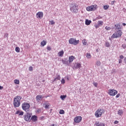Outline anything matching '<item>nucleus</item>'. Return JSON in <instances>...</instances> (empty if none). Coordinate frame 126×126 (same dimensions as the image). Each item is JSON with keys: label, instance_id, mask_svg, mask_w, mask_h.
I'll list each match as a JSON object with an SVG mask.
<instances>
[{"label": "nucleus", "instance_id": "nucleus-30", "mask_svg": "<svg viewBox=\"0 0 126 126\" xmlns=\"http://www.w3.org/2000/svg\"><path fill=\"white\" fill-rule=\"evenodd\" d=\"M15 51L17 53H19V52H20V48L19 47H16Z\"/></svg>", "mask_w": 126, "mask_h": 126}, {"label": "nucleus", "instance_id": "nucleus-31", "mask_svg": "<svg viewBox=\"0 0 126 126\" xmlns=\"http://www.w3.org/2000/svg\"><path fill=\"white\" fill-rule=\"evenodd\" d=\"M59 113L60 115H63V114H64V111L63 110H60Z\"/></svg>", "mask_w": 126, "mask_h": 126}, {"label": "nucleus", "instance_id": "nucleus-18", "mask_svg": "<svg viewBox=\"0 0 126 126\" xmlns=\"http://www.w3.org/2000/svg\"><path fill=\"white\" fill-rule=\"evenodd\" d=\"M95 125L96 126H105V124L104 123H99V122H96Z\"/></svg>", "mask_w": 126, "mask_h": 126}, {"label": "nucleus", "instance_id": "nucleus-27", "mask_svg": "<svg viewBox=\"0 0 126 126\" xmlns=\"http://www.w3.org/2000/svg\"><path fill=\"white\" fill-rule=\"evenodd\" d=\"M110 6H109V5H104L103 6V9H104V10H107V9H108V8Z\"/></svg>", "mask_w": 126, "mask_h": 126}, {"label": "nucleus", "instance_id": "nucleus-51", "mask_svg": "<svg viewBox=\"0 0 126 126\" xmlns=\"http://www.w3.org/2000/svg\"><path fill=\"white\" fill-rule=\"evenodd\" d=\"M50 126H58V125H57L56 124H52V125H50Z\"/></svg>", "mask_w": 126, "mask_h": 126}, {"label": "nucleus", "instance_id": "nucleus-12", "mask_svg": "<svg viewBox=\"0 0 126 126\" xmlns=\"http://www.w3.org/2000/svg\"><path fill=\"white\" fill-rule=\"evenodd\" d=\"M43 15L44 13H43L42 12H38L36 13V18L42 19V18H43Z\"/></svg>", "mask_w": 126, "mask_h": 126}, {"label": "nucleus", "instance_id": "nucleus-7", "mask_svg": "<svg viewBox=\"0 0 126 126\" xmlns=\"http://www.w3.org/2000/svg\"><path fill=\"white\" fill-rule=\"evenodd\" d=\"M122 31L119 30L116 33H114L112 35V37L113 38H120V37H121V36H122Z\"/></svg>", "mask_w": 126, "mask_h": 126}, {"label": "nucleus", "instance_id": "nucleus-32", "mask_svg": "<svg viewBox=\"0 0 126 126\" xmlns=\"http://www.w3.org/2000/svg\"><path fill=\"white\" fill-rule=\"evenodd\" d=\"M105 29H106V30H107V31H109L111 30V28L110 27L106 26V27H105Z\"/></svg>", "mask_w": 126, "mask_h": 126}, {"label": "nucleus", "instance_id": "nucleus-4", "mask_svg": "<svg viewBox=\"0 0 126 126\" xmlns=\"http://www.w3.org/2000/svg\"><path fill=\"white\" fill-rule=\"evenodd\" d=\"M98 8V6L96 4L92 5L91 6L87 7V11H94Z\"/></svg>", "mask_w": 126, "mask_h": 126}, {"label": "nucleus", "instance_id": "nucleus-44", "mask_svg": "<svg viewBox=\"0 0 126 126\" xmlns=\"http://www.w3.org/2000/svg\"><path fill=\"white\" fill-rule=\"evenodd\" d=\"M94 85L95 87H97L98 84L97 83H94Z\"/></svg>", "mask_w": 126, "mask_h": 126}, {"label": "nucleus", "instance_id": "nucleus-2", "mask_svg": "<svg viewBox=\"0 0 126 126\" xmlns=\"http://www.w3.org/2000/svg\"><path fill=\"white\" fill-rule=\"evenodd\" d=\"M70 10L73 13H77L78 12V5L75 3L70 4Z\"/></svg>", "mask_w": 126, "mask_h": 126}, {"label": "nucleus", "instance_id": "nucleus-37", "mask_svg": "<svg viewBox=\"0 0 126 126\" xmlns=\"http://www.w3.org/2000/svg\"><path fill=\"white\" fill-rule=\"evenodd\" d=\"M29 70L30 71H33V67H32V66H30L29 67Z\"/></svg>", "mask_w": 126, "mask_h": 126}, {"label": "nucleus", "instance_id": "nucleus-25", "mask_svg": "<svg viewBox=\"0 0 126 126\" xmlns=\"http://www.w3.org/2000/svg\"><path fill=\"white\" fill-rule=\"evenodd\" d=\"M86 58H87V59H91V54L90 53H87L86 54Z\"/></svg>", "mask_w": 126, "mask_h": 126}, {"label": "nucleus", "instance_id": "nucleus-19", "mask_svg": "<svg viewBox=\"0 0 126 126\" xmlns=\"http://www.w3.org/2000/svg\"><path fill=\"white\" fill-rule=\"evenodd\" d=\"M91 20H89L88 19H86L85 21V24L86 25H90L91 24Z\"/></svg>", "mask_w": 126, "mask_h": 126}, {"label": "nucleus", "instance_id": "nucleus-50", "mask_svg": "<svg viewBox=\"0 0 126 126\" xmlns=\"http://www.w3.org/2000/svg\"><path fill=\"white\" fill-rule=\"evenodd\" d=\"M2 89H3V87L0 86V90H2Z\"/></svg>", "mask_w": 126, "mask_h": 126}, {"label": "nucleus", "instance_id": "nucleus-5", "mask_svg": "<svg viewBox=\"0 0 126 126\" xmlns=\"http://www.w3.org/2000/svg\"><path fill=\"white\" fill-rule=\"evenodd\" d=\"M103 113H104V110L98 109L95 111V116L96 118H100V117L102 116Z\"/></svg>", "mask_w": 126, "mask_h": 126}, {"label": "nucleus", "instance_id": "nucleus-34", "mask_svg": "<svg viewBox=\"0 0 126 126\" xmlns=\"http://www.w3.org/2000/svg\"><path fill=\"white\" fill-rule=\"evenodd\" d=\"M105 47H110V43L108 42H106L105 43Z\"/></svg>", "mask_w": 126, "mask_h": 126}, {"label": "nucleus", "instance_id": "nucleus-6", "mask_svg": "<svg viewBox=\"0 0 126 126\" xmlns=\"http://www.w3.org/2000/svg\"><path fill=\"white\" fill-rule=\"evenodd\" d=\"M108 94L110 96H115V95L118 94V91L116 90L110 89L108 90Z\"/></svg>", "mask_w": 126, "mask_h": 126}, {"label": "nucleus", "instance_id": "nucleus-43", "mask_svg": "<svg viewBox=\"0 0 126 126\" xmlns=\"http://www.w3.org/2000/svg\"><path fill=\"white\" fill-rule=\"evenodd\" d=\"M115 2H116V1L115 0H113L111 2L110 4H111V5H113L114 3H115Z\"/></svg>", "mask_w": 126, "mask_h": 126}, {"label": "nucleus", "instance_id": "nucleus-53", "mask_svg": "<svg viewBox=\"0 0 126 126\" xmlns=\"http://www.w3.org/2000/svg\"><path fill=\"white\" fill-rule=\"evenodd\" d=\"M123 26H126V23H123Z\"/></svg>", "mask_w": 126, "mask_h": 126}, {"label": "nucleus", "instance_id": "nucleus-48", "mask_svg": "<svg viewBox=\"0 0 126 126\" xmlns=\"http://www.w3.org/2000/svg\"><path fill=\"white\" fill-rule=\"evenodd\" d=\"M122 62H123V61L122 60L119 59V63H122Z\"/></svg>", "mask_w": 126, "mask_h": 126}, {"label": "nucleus", "instance_id": "nucleus-16", "mask_svg": "<svg viewBox=\"0 0 126 126\" xmlns=\"http://www.w3.org/2000/svg\"><path fill=\"white\" fill-rule=\"evenodd\" d=\"M75 57L73 56L69 57V63H70L73 62V60H74Z\"/></svg>", "mask_w": 126, "mask_h": 126}, {"label": "nucleus", "instance_id": "nucleus-15", "mask_svg": "<svg viewBox=\"0 0 126 126\" xmlns=\"http://www.w3.org/2000/svg\"><path fill=\"white\" fill-rule=\"evenodd\" d=\"M81 67V64L80 63H75L74 65V68H76V69L79 68V67Z\"/></svg>", "mask_w": 126, "mask_h": 126}, {"label": "nucleus", "instance_id": "nucleus-29", "mask_svg": "<svg viewBox=\"0 0 126 126\" xmlns=\"http://www.w3.org/2000/svg\"><path fill=\"white\" fill-rule=\"evenodd\" d=\"M61 79V76L58 75L57 77L54 79V81H57V80H60Z\"/></svg>", "mask_w": 126, "mask_h": 126}, {"label": "nucleus", "instance_id": "nucleus-52", "mask_svg": "<svg viewBox=\"0 0 126 126\" xmlns=\"http://www.w3.org/2000/svg\"><path fill=\"white\" fill-rule=\"evenodd\" d=\"M124 62L126 63V57L124 59Z\"/></svg>", "mask_w": 126, "mask_h": 126}, {"label": "nucleus", "instance_id": "nucleus-14", "mask_svg": "<svg viewBox=\"0 0 126 126\" xmlns=\"http://www.w3.org/2000/svg\"><path fill=\"white\" fill-rule=\"evenodd\" d=\"M115 30H121L122 29V25H120V24H117L115 25Z\"/></svg>", "mask_w": 126, "mask_h": 126}, {"label": "nucleus", "instance_id": "nucleus-47", "mask_svg": "<svg viewBox=\"0 0 126 126\" xmlns=\"http://www.w3.org/2000/svg\"><path fill=\"white\" fill-rule=\"evenodd\" d=\"M100 18H102V17H101L100 16H98V17H96L95 19L96 20H97V19H100Z\"/></svg>", "mask_w": 126, "mask_h": 126}, {"label": "nucleus", "instance_id": "nucleus-26", "mask_svg": "<svg viewBox=\"0 0 126 126\" xmlns=\"http://www.w3.org/2000/svg\"><path fill=\"white\" fill-rule=\"evenodd\" d=\"M50 107V104L48 103V102H46L45 104H44V107L45 109H48Z\"/></svg>", "mask_w": 126, "mask_h": 126}, {"label": "nucleus", "instance_id": "nucleus-35", "mask_svg": "<svg viewBox=\"0 0 126 126\" xmlns=\"http://www.w3.org/2000/svg\"><path fill=\"white\" fill-rule=\"evenodd\" d=\"M14 83L15 84H19V81L18 80H15Z\"/></svg>", "mask_w": 126, "mask_h": 126}, {"label": "nucleus", "instance_id": "nucleus-49", "mask_svg": "<svg viewBox=\"0 0 126 126\" xmlns=\"http://www.w3.org/2000/svg\"><path fill=\"white\" fill-rule=\"evenodd\" d=\"M114 124H119V121H115L114 122Z\"/></svg>", "mask_w": 126, "mask_h": 126}, {"label": "nucleus", "instance_id": "nucleus-46", "mask_svg": "<svg viewBox=\"0 0 126 126\" xmlns=\"http://www.w3.org/2000/svg\"><path fill=\"white\" fill-rule=\"evenodd\" d=\"M120 58L121 59V60H123V59H124V56L121 55V56H120Z\"/></svg>", "mask_w": 126, "mask_h": 126}, {"label": "nucleus", "instance_id": "nucleus-42", "mask_svg": "<svg viewBox=\"0 0 126 126\" xmlns=\"http://www.w3.org/2000/svg\"><path fill=\"white\" fill-rule=\"evenodd\" d=\"M120 96H121V94H118L116 95V98H119Z\"/></svg>", "mask_w": 126, "mask_h": 126}, {"label": "nucleus", "instance_id": "nucleus-17", "mask_svg": "<svg viewBox=\"0 0 126 126\" xmlns=\"http://www.w3.org/2000/svg\"><path fill=\"white\" fill-rule=\"evenodd\" d=\"M40 100H42V95L39 94L36 96V101L37 102H40Z\"/></svg>", "mask_w": 126, "mask_h": 126}, {"label": "nucleus", "instance_id": "nucleus-3", "mask_svg": "<svg viewBox=\"0 0 126 126\" xmlns=\"http://www.w3.org/2000/svg\"><path fill=\"white\" fill-rule=\"evenodd\" d=\"M22 108L24 111L25 112H28L29 109L30 108V104L27 102H24L22 106Z\"/></svg>", "mask_w": 126, "mask_h": 126}, {"label": "nucleus", "instance_id": "nucleus-8", "mask_svg": "<svg viewBox=\"0 0 126 126\" xmlns=\"http://www.w3.org/2000/svg\"><path fill=\"white\" fill-rule=\"evenodd\" d=\"M69 43L72 45H77L79 43V40H76L75 39L72 38L69 40Z\"/></svg>", "mask_w": 126, "mask_h": 126}, {"label": "nucleus", "instance_id": "nucleus-21", "mask_svg": "<svg viewBox=\"0 0 126 126\" xmlns=\"http://www.w3.org/2000/svg\"><path fill=\"white\" fill-rule=\"evenodd\" d=\"M47 44V42L45 40H43L41 43H40V45L41 46H42V47H44V46H45V45H46Z\"/></svg>", "mask_w": 126, "mask_h": 126}, {"label": "nucleus", "instance_id": "nucleus-20", "mask_svg": "<svg viewBox=\"0 0 126 126\" xmlns=\"http://www.w3.org/2000/svg\"><path fill=\"white\" fill-rule=\"evenodd\" d=\"M63 50H62L58 53V56L59 57H63Z\"/></svg>", "mask_w": 126, "mask_h": 126}, {"label": "nucleus", "instance_id": "nucleus-22", "mask_svg": "<svg viewBox=\"0 0 126 126\" xmlns=\"http://www.w3.org/2000/svg\"><path fill=\"white\" fill-rule=\"evenodd\" d=\"M31 120H32V121H34V122H36V121H37V116L35 115L32 116L31 118Z\"/></svg>", "mask_w": 126, "mask_h": 126}, {"label": "nucleus", "instance_id": "nucleus-11", "mask_svg": "<svg viewBox=\"0 0 126 126\" xmlns=\"http://www.w3.org/2000/svg\"><path fill=\"white\" fill-rule=\"evenodd\" d=\"M81 120H82V117L81 116H77L74 118V122L77 124H79L81 122Z\"/></svg>", "mask_w": 126, "mask_h": 126}, {"label": "nucleus", "instance_id": "nucleus-28", "mask_svg": "<svg viewBox=\"0 0 126 126\" xmlns=\"http://www.w3.org/2000/svg\"><path fill=\"white\" fill-rule=\"evenodd\" d=\"M95 64H96V65H97V66H100V65L101 64V62H100L99 61H97L95 63Z\"/></svg>", "mask_w": 126, "mask_h": 126}, {"label": "nucleus", "instance_id": "nucleus-38", "mask_svg": "<svg viewBox=\"0 0 126 126\" xmlns=\"http://www.w3.org/2000/svg\"><path fill=\"white\" fill-rule=\"evenodd\" d=\"M61 83L62 84H64L65 83V81L63 78L61 80Z\"/></svg>", "mask_w": 126, "mask_h": 126}, {"label": "nucleus", "instance_id": "nucleus-39", "mask_svg": "<svg viewBox=\"0 0 126 126\" xmlns=\"http://www.w3.org/2000/svg\"><path fill=\"white\" fill-rule=\"evenodd\" d=\"M24 114V113L22 111L20 112V113L19 114V116H23V114Z\"/></svg>", "mask_w": 126, "mask_h": 126}, {"label": "nucleus", "instance_id": "nucleus-1", "mask_svg": "<svg viewBox=\"0 0 126 126\" xmlns=\"http://www.w3.org/2000/svg\"><path fill=\"white\" fill-rule=\"evenodd\" d=\"M22 99L21 96L18 95L14 97L13 105L15 108H18L20 106V100Z\"/></svg>", "mask_w": 126, "mask_h": 126}, {"label": "nucleus", "instance_id": "nucleus-13", "mask_svg": "<svg viewBox=\"0 0 126 126\" xmlns=\"http://www.w3.org/2000/svg\"><path fill=\"white\" fill-rule=\"evenodd\" d=\"M62 63L63 64H67V65H68L69 64V61L67 60V58H65L63 60H62Z\"/></svg>", "mask_w": 126, "mask_h": 126}, {"label": "nucleus", "instance_id": "nucleus-10", "mask_svg": "<svg viewBox=\"0 0 126 126\" xmlns=\"http://www.w3.org/2000/svg\"><path fill=\"white\" fill-rule=\"evenodd\" d=\"M103 24H104V22L102 21H99L97 22V24L94 25V27L96 29L99 28V27H101V26H103Z\"/></svg>", "mask_w": 126, "mask_h": 126}, {"label": "nucleus", "instance_id": "nucleus-41", "mask_svg": "<svg viewBox=\"0 0 126 126\" xmlns=\"http://www.w3.org/2000/svg\"><path fill=\"white\" fill-rule=\"evenodd\" d=\"M48 51H51L52 50V48L50 46H48L47 48Z\"/></svg>", "mask_w": 126, "mask_h": 126}, {"label": "nucleus", "instance_id": "nucleus-33", "mask_svg": "<svg viewBox=\"0 0 126 126\" xmlns=\"http://www.w3.org/2000/svg\"><path fill=\"white\" fill-rule=\"evenodd\" d=\"M65 97H66V95H61L60 98H61L62 100H64Z\"/></svg>", "mask_w": 126, "mask_h": 126}, {"label": "nucleus", "instance_id": "nucleus-24", "mask_svg": "<svg viewBox=\"0 0 126 126\" xmlns=\"http://www.w3.org/2000/svg\"><path fill=\"white\" fill-rule=\"evenodd\" d=\"M123 113H124V111H123V110H119L118 111V115H119V116H122V115H123Z\"/></svg>", "mask_w": 126, "mask_h": 126}, {"label": "nucleus", "instance_id": "nucleus-45", "mask_svg": "<svg viewBox=\"0 0 126 126\" xmlns=\"http://www.w3.org/2000/svg\"><path fill=\"white\" fill-rule=\"evenodd\" d=\"M20 113V111L18 110L16 112V115H19Z\"/></svg>", "mask_w": 126, "mask_h": 126}, {"label": "nucleus", "instance_id": "nucleus-9", "mask_svg": "<svg viewBox=\"0 0 126 126\" xmlns=\"http://www.w3.org/2000/svg\"><path fill=\"white\" fill-rule=\"evenodd\" d=\"M31 118V114L30 113H27L24 116V120L26 122H30Z\"/></svg>", "mask_w": 126, "mask_h": 126}, {"label": "nucleus", "instance_id": "nucleus-36", "mask_svg": "<svg viewBox=\"0 0 126 126\" xmlns=\"http://www.w3.org/2000/svg\"><path fill=\"white\" fill-rule=\"evenodd\" d=\"M51 25H54V24H55V22H54V20H52V21H49Z\"/></svg>", "mask_w": 126, "mask_h": 126}, {"label": "nucleus", "instance_id": "nucleus-40", "mask_svg": "<svg viewBox=\"0 0 126 126\" xmlns=\"http://www.w3.org/2000/svg\"><path fill=\"white\" fill-rule=\"evenodd\" d=\"M4 37L5 38H7V37H8V33H5Z\"/></svg>", "mask_w": 126, "mask_h": 126}, {"label": "nucleus", "instance_id": "nucleus-23", "mask_svg": "<svg viewBox=\"0 0 126 126\" xmlns=\"http://www.w3.org/2000/svg\"><path fill=\"white\" fill-rule=\"evenodd\" d=\"M82 43L83 46H86V44H87V40L86 39H83L82 41Z\"/></svg>", "mask_w": 126, "mask_h": 126}]
</instances>
